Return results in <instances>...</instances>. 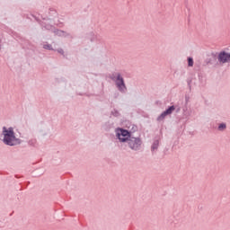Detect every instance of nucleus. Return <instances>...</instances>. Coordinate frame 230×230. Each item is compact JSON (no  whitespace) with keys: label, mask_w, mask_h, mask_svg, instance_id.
Here are the masks:
<instances>
[{"label":"nucleus","mask_w":230,"mask_h":230,"mask_svg":"<svg viewBox=\"0 0 230 230\" xmlns=\"http://www.w3.org/2000/svg\"><path fill=\"white\" fill-rule=\"evenodd\" d=\"M217 60L220 62V64H226L230 61V53H226L225 51L220 52Z\"/></svg>","instance_id":"nucleus-4"},{"label":"nucleus","mask_w":230,"mask_h":230,"mask_svg":"<svg viewBox=\"0 0 230 230\" xmlns=\"http://www.w3.org/2000/svg\"><path fill=\"white\" fill-rule=\"evenodd\" d=\"M45 49H51V47L49 45H44Z\"/></svg>","instance_id":"nucleus-10"},{"label":"nucleus","mask_w":230,"mask_h":230,"mask_svg":"<svg viewBox=\"0 0 230 230\" xmlns=\"http://www.w3.org/2000/svg\"><path fill=\"white\" fill-rule=\"evenodd\" d=\"M158 146H159V142L155 143L152 146L153 150H155V148H157Z\"/></svg>","instance_id":"nucleus-9"},{"label":"nucleus","mask_w":230,"mask_h":230,"mask_svg":"<svg viewBox=\"0 0 230 230\" xmlns=\"http://www.w3.org/2000/svg\"><path fill=\"white\" fill-rule=\"evenodd\" d=\"M175 111V106H171L168 108V110H166L165 111H164L159 117H158V120L161 121V119H164V118H166V116H168L169 114H172V112Z\"/></svg>","instance_id":"nucleus-6"},{"label":"nucleus","mask_w":230,"mask_h":230,"mask_svg":"<svg viewBox=\"0 0 230 230\" xmlns=\"http://www.w3.org/2000/svg\"><path fill=\"white\" fill-rule=\"evenodd\" d=\"M3 136V141L5 145H9V146H13L14 145H17V138H15V133H13V128H9L7 129L5 127H4Z\"/></svg>","instance_id":"nucleus-1"},{"label":"nucleus","mask_w":230,"mask_h":230,"mask_svg":"<svg viewBox=\"0 0 230 230\" xmlns=\"http://www.w3.org/2000/svg\"><path fill=\"white\" fill-rule=\"evenodd\" d=\"M117 137L121 143H125L130 139V133L128 130L119 128L117 129Z\"/></svg>","instance_id":"nucleus-2"},{"label":"nucleus","mask_w":230,"mask_h":230,"mask_svg":"<svg viewBox=\"0 0 230 230\" xmlns=\"http://www.w3.org/2000/svg\"><path fill=\"white\" fill-rule=\"evenodd\" d=\"M225 128H226V124H220V125L218 126V129H219V130H225Z\"/></svg>","instance_id":"nucleus-8"},{"label":"nucleus","mask_w":230,"mask_h":230,"mask_svg":"<svg viewBox=\"0 0 230 230\" xmlns=\"http://www.w3.org/2000/svg\"><path fill=\"white\" fill-rule=\"evenodd\" d=\"M128 143L131 150H137L141 146V139L139 138L129 137Z\"/></svg>","instance_id":"nucleus-3"},{"label":"nucleus","mask_w":230,"mask_h":230,"mask_svg":"<svg viewBox=\"0 0 230 230\" xmlns=\"http://www.w3.org/2000/svg\"><path fill=\"white\" fill-rule=\"evenodd\" d=\"M188 66L189 67H193V58H188Z\"/></svg>","instance_id":"nucleus-7"},{"label":"nucleus","mask_w":230,"mask_h":230,"mask_svg":"<svg viewBox=\"0 0 230 230\" xmlns=\"http://www.w3.org/2000/svg\"><path fill=\"white\" fill-rule=\"evenodd\" d=\"M116 85L119 91H126L127 86H125V82L123 81V77L119 74L117 75Z\"/></svg>","instance_id":"nucleus-5"}]
</instances>
